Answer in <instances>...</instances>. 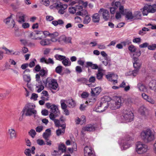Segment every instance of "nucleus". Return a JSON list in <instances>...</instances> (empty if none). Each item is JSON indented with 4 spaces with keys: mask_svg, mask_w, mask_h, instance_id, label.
<instances>
[{
    "mask_svg": "<svg viewBox=\"0 0 156 156\" xmlns=\"http://www.w3.org/2000/svg\"><path fill=\"white\" fill-rule=\"evenodd\" d=\"M145 8H147L149 12L154 13L155 12H156V4L152 5H146V7Z\"/></svg>",
    "mask_w": 156,
    "mask_h": 156,
    "instance_id": "nucleus-25",
    "label": "nucleus"
},
{
    "mask_svg": "<svg viewBox=\"0 0 156 156\" xmlns=\"http://www.w3.org/2000/svg\"><path fill=\"white\" fill-rule=\"evenodd\" d=\"M149 88L151 90L156 88V80H152L149 84Z\"/></svg>",
    "mask_w": 156,
    "mask_h": 156,
    "instance_id": "nucleus-35",
    "label": "nucleus"
},
{
    "mask_svg": "<svg viewBox=\"0 0 156 156\" xmlns=\"http://www.w3.org/2000/svg\"><path fill=\"white\" fill-rule=\"evenodd\" d=\"M43 129V127L42 126H39L37 127L35 129L36 131L38 133L41 132Z\"/></svg>",
    "mask_w": 156,
    "mask_h": 156,
    "instance_id": "nucleus-64",
    "label": "nucleus"
},
{
    "mask_svg": "<svg viewBox=\"0 0 156 156\" xmlns=\"http://www.w3.org/2000/svg\"><path fill=\"white\" fill-rule=\"evenodd\" d=\"M77 80L78 82H80L82 83H85L86 85L88 83V81L87 80L84 78H82L79 79Z\"/></svg>",
    "mask_w": 156,
    "mask_h": 156,
    "instance_id": "nucleus-52",
    "label": "nucleus"
},
{
    "mask_svg": "<svg viewBox=\"0 0 156 156\" xmlns=\"http://www.w3.org/2000/svg\"><path fill=\"white\" fill-rule=\"evenodd\" d=\"M53 7H55L57 9H58V12L61 14H62L65 12V10L67 8V5L59 2V3H56L53 6L51 5L50 7L51 9H52Z\"/></svg>",
    "mask_w": 156,
    "mask_h": 156,
    "instance_id": "nucleus-9",
    "label": "nucleus"
},
{
    "mask_svg": "<svg viewBox=\"0 0 156 156\" xmlns=\"http://www.w3.org/2000/svg\"><path fill=\"white\" fill-rule=\"evenodd\" d=\"M28 36L32 39L41 40L42 39V35L40 37L37 36L35 31L30 32Z\"/></svg>",
    "mask_w": 156,
    "mask_h": 156,
    "instance_id": "nucleus-27",
    "label": "nucleus"
},
{
    "mask_svg": "<svg viewBox=\"0 0 156 156\" xmlns=\"http://www.w3.org/2000/svg\"><path fill=\"white\" fill-rule=\"evenodd\" d=\"M36 62L37 61L36 59H34L33 60L31 61L30 62L29 64H28L30 68H32L34 67L35 65V62Z\"/></svg>",
    "mask_w": 156,
    "mask_h": 156,
    "instance_id": "nucleus-61",
    "label": "nucleus"
},
{
    "mask_svg": "<svg viewBox=\"0 0 156 156\" xmlns=\"http://www.w3.org/2000/svg\"><path fill=\"white\" fill-rule=\"evenodd\" d=\"M58 35L59 34L57 32L51 33L49 37L51 38L50 40H51V42H56L57 41H58L57 37Z\"/></svg>",
    "mask_w": 156,
    "mask_h": 156,
    "instance_id": "nucleus-19",
    "label": "nucleus"
},
{
    "mask_svg": "<svg viewBox=\"0 0 156 156\" xmlns=\"http://www.w3.org/2000/svg\"><path fill=\"white\" fill-rule=\"evenodd\" d=\"M90 18L88 16H85L83 21L84 24H88L90 21Z\"/></svg>",
    "mask_w": 156,
    "mask_h": 156,
    "instance_id": "nucleus-54",
    "label": "nucleus"
},
{
    "mask_svg": "<svg viewBox=\"0 0 156 156\" xmlns=\"http://www.w3.org/2000/svg\"><path fill=\"white\" fill-rule=\"evenodd\" d=\"M133 63L134 67L135 69H139L140 68L141 64L139 62V60L138 61H135L133 60Z\"/></svg>",
    "mask_w": 156,
    "mask_h": 156,
    "instance_id": "nucleus-40",
    "label": "nucleus"
},
{
    "mask_svg": "<svg viewBox=\"0 0 156 156\" xmlns=\"http://www.w3.org/2000/svg\"><path fill=\"white\" fill-rule=\"evenodd\" d=\"M139 113L142 115H144L146 112H147V109L144 106H141L139 108Z\"/></svg>",
    "mask_w": 156,
    "mask_h": 156,
    "instance_id": "nucleus-36",
    "label": "nucleus"
},
{
    "mask_svg": "<svg viewBox=\"0 0 156 156\" xmlns=\"http://www.w3.org/2000/svg\"><path fill=\"white\" fill-rule=\"evenodd\" d=\"M51 154L53 156H60L61 154L58 151L54 150L51 152Z\"/></svg>",
    "mask_w": 156,
    "mask_h": 156,
    "instance_id": "nucleus-49",
    "label": "nucleus"
},
{
    "mask_svg": "<svg viewBox=\"0 0 156 156\" xmlns=\"http://www.w3.org/2000/svg\"><path fill=\"white\" fill-rule=\"evenodd\" d=\"M35 86V89L36 91L38 93L40 92L44 88V86L43 85L42 82V81H41L40 82L36 83Z\"/></svg>",
    "mask_w": 156,
    "mask_h": 156,
    "instance_id": "nucleus-22",
    "label": "nucleus"
},
{
    "mask_svg": "<svg viewBox=\"0 0 156 156\" xmlns=\"http://www.w3.org/2000/svg\"><path fill=\"white\" fill-rule=\"evenodd\" d=\"M84 156H95L93 149L87 146L84 148Z\"/></svg>",
    "mask_w": 156,
    "mask_h": 156,
    "instance_id": "nucleus-11",
    "label": "nucleus"
},
{
    "mask_svg": "<svg viewBox=\"0 0 156 156\" xmlns=\"http://www.w3.org/2000/svg\"><path fill=\"white\" fill-rule=\"evenodd\" d=\"M51 135V130L50 129L46 130L45 132L43 134V137L44 139L48 138Z\"/></svg>",
    "mask_w": 156,
    "mask_h": 156,
    "instance_id": "nucleus-32",
    "label": "nucleus"
},
{
    "mask_svg": "<svg viewBox=\"0 0 156 156\" xmlns=\"http://www.w3.org/2000/svg\"><path fill=\"white\" fill-rule=\"evenodd\" d=\"M128 49L131 53H133L136 51V47L133 45H131L128 47Z\"/></svg>",
    "mask_w": 156,
    "mask_h": 156,
    "instance_id": "nucleus-47",
    "label": "nucleus"
},
{
    "mask_svg": "<svg viewBox=\"0 0 156 156\" xmlns=\"http://www.w3.org/2000/svg\"><path fill=\"white\" fill-rule=\"evenodd\" d=\"M64 43H71L72 38L70 37H65Z\"/></svg>",
    "mask_w": 156,
    "mask_h": 156,
    "instance_id": "nucleus-58",
    "label": "nucleus"
},
{
    "mask_svg": "<svg viewBox=\"0 0 156 156\" xmlns=\"http://www.w3.org/2000/svg\"><path fill=\"white\" fill-rule=\"evenodd\" d=\"M65 35H62L60 36L58 38V41H58L59 42H64V41L65 39Z\"/></svg>",
    "mask_w": 156,
    "mask_h": 156,
    "instance_id": "nucleus-63",
    "label": "nucleus"
},
{
    "mask_svg": "<svg viewBox=\"0 0 156 156\" xmlns=\"http://www.w3.org/2000/svg\"><path fill=\"white\" fill-rule=\"evenodd\" d=\"M66 124L63 123L62 124L61 127L62 129H59L56 131V134L58 136H59L62 133H64L65 132V129L66 128Z\"/></svg>",
    "mask_w": 156,
    "mask_h": 156,
    "instance_id": "nucleus-24",
    "label": "nucleus"
},
{
    "mask_svg": "<svg viewBox=\"0 0 156 156\" xmlns=\"http://www.w3.org/2000/svg\"><path fill=\"white\" fill-rule=\"evenodd\" d=\"M126 10L125 13L124 15H126V17L128 20H132L133 18V16L131 12L128 11L126 12V9H124Z\"/></svg>",
    "mask_w": 156,
    "mask_h": 156,
    "instance_id": "nucleus-39",
    "label": "nucleus"
},
{
    "mask_svg": "<svg viewBox=\"0 0 156 156\" xmlns=\"http://www.w3.org/2000/svg\"><path fill=\"white\" fill-rule=\"evenodd\" d=\"M137 87L141 91L145 92L147 89L146 87L141 83H139L137 84Z\"/></svg>",
    "mask_w": 156,
    "mask_h": 156,
    "instance_id": "nucleus-34",
    "label": "nucleus"
},
{
    "mask_svg": "<svg viewBox=\"0 0 156 156\" xmlns=\"http://www.w3.org/2000/svg\"><path fill=\"white\" fill-rule=\"evenodd\" d=\"M134 117L133 113L129 109L123 110L122 115L121 117V119L126 122L132 121Z\"/></svg>",
    "mask_w": 156,
    "mask_h": 156,
    "instance_id": "nucleus-5",
    "label": "nucleus"
},
{
    "mask_svg": "<svg viewBox=\"0 0 156 156\" xmlns=\"http://www.w3.org/2000/svg\"><path fill=\"white\" fill-rule=\"evenodd\" d=\"M37 142L38 145L40 146L46 144L44 141L42 139H38L37 141Z\"/></svg>",
    "mask_w": 156,
    "mask_h": 156,
    "instance_id": "nucleus-62",
    "label": "nucleus"
},
{
    "mask_svg": "<svg viewBox=\"0 0 156 156\" xmlns=\"http://www.w3.org/2000/svg\"><path fill=\"white\" fill-rule=\"evenodd\" d=\"M66 150V147L64 144H61L58 146V151L61 153V154L65 152Z\"/></svg>",
    "mask_w": 156,
    "mask_h": 156,
    "instance_id": "nucleus-42",
    "label": "nucleus"
},
{
    "mask_svg": "<svg viewBox=\"0 0 156 156\" xmlns=\"http://www.w3.org/2000/svg\"><path fill=\"white\" fill-rule=\"evenodd\" d=\"M55 58L57 60L61 61L65 58L66 56L58 54H56L55 55Z\"/></svg>",
    "mask_w": 156,
    "mask_h": 156,
    "instance_id": "nucleus-44",
    "label": "nucleus"
},
{
    "mask_svg": "<svg viewBox=\"0 0 156 156\" xmlns=\"http://www.w3.org/2000/svg\"><path fill=\"white\" fill-rule=\"evenodd\" d=\"M96 126L95 125H88L83 128L81 133H83L85 131H93L96 129Z\"/></svg>",
    "mask_w": 156,
    "mask_h": 156,
    "instance_id": "nucleus-15",
    "label": "nucleus"
},
{
    "mask_svg": "<svg viewBox=\"0 0 156 156\" xmlns=\"http://www.w3.org/2000/svg\"><path fill=\"white\" fill-rule=\"evenodd\" d=\"M100 14H102L104 20L105 21L108 20L109 18V12L108 11L105 9H101L99 11Z\"/></svg>",
    "mask_w": 156,
    "mask_h": 156,
    "instance_id": "nucleus-12",
    "label": "nucleus"
},
{
    "mask_svg": "<svg viewBox=\"0 0 156 156\" xmlns=\"http://www.w3.org/2000/svg\"><path fill=\"white\" fill-rule=\"evenodd\" d=\"M50 109L51 113L49 115V118L58 117L60 115V112L57 106L53 105L51 106Z\"/></svg>",
    "mask_w": 156,
    "mask_h": 156,
    "instance_id": "nucleus-10",
    "label": "nucleus"
},
{
    "mask_svg": "<svg viewBox=\"0 0 156 156\" xmlns=\"http://www.w3.org/2000/svg\"><path fill=\"white\" fill-rule=\"evenodd\" d=\"M8 133L9 137L11 140L16 139L17 137L16 131L12 128H10L8 129Z\"/></svg>",
    "mask_w": 156,
    "mask_h": 156,
    "instance_id": "nucleus-14",
    "label": "nucleus"
},
{
    "mask_svg": "<svg viewBox=\"0 0 156 156\" xmlns=\"http://www.w3.org/2000/svg\"><path fill=\"white\" fill-rule=\"evenodd\" d=\"M133 138L129 134L126 135L122 138L119 140V143L122 150H125L131 146V141Z\"/></svg>",
    "mask_w": 156,
    "mask_h": 156,
    "instance_id": "nucleus-2",
    "label": "nucleus"
},
{
    "mask_svg": "<svg viewBox=\"0 0 156 156\" xmlns=\"http://www.w3.org/2000/svg\"><path fill=\"white\" fill-rule=\"evenodd\" d=\"M4 22L7 24L9 25L10 22L11 21V23L9 24V27L13 28L15 25L14 21L12 19H11V17H8L6 19L4 20Z\"/></svg>",
    "mask_w": 156,
    "mask_h": 156,
    "instance_id": "nucleus-23",
    "label": "nucleus"
},
{
    "mask_svg": "<svg viewBox=\"0 0 156 156\" xmlns=\"http://www.w3.org/2000/svg\"><path fill=\"white\" fill-rule=\"evenodd\" d=\"M62 66H59L56 68L55 70L57 73L60 74L62 71Z\"/></svg>",
    "mask_w": 156,
    "mask_h": 156,
    "instance_id": "nucleus-59",
    "label": "nucleus"
},
{
    "mask_svg": "<svg viewBox=\"0 0 156 156\" xmlns=\"http://www.w3.org/2000/svg\"><path fill=\"white\" fill-rule=\"evenodd\" d=\"M101 91V88L100 87H97L91 89V93L92 96H95L98 95Z\"/></svg>",
    "mask_w": 156,
    "mask_h": 156,
    "instance_id": "nucleus-21",
    "label": "nucleus"
},
{
    "mask_svg": "<svg viewBox=\"0 0 156 156\" xmlns=\"http://www.w3.org/2000/svg\"><path fill=\"white\" fill-rule=\"evenodd\" d=\"M62 64L65 66H69L71 65V62L69 60V59L66 57L62 61Z\"/></svg>",
    "mask_w": 156,
    "mask_h": 156,
    "instance_id": "nucleus-37",
    "label": "nucleus"
},
{
    "mask_svg": "<svg viewBox=\"0 0 156 156\" xmlns=\"http://www.w3.org/2000/svg\"><path fill=\"white\" fill-rule=\"evenodd\" d=\"M23 78L24 80L28 83L30 82L31 78L29 75L24 74L23 75Z\"/></svg>",
    "mask_w": 156,
    "mask_h": 156,
    "instance_id": "nucleus-45",
    "label": "nucleus"
},
{
    "mask_svg": "<svg viewBox=\"0 0 156 156\" xmlns=\"http://www.w3.org/2000/svg\"><path fill=\"white\" fill-rule=\"evenodd\" d=\"M96 80V78L95 76H91L89 79L88 81V83L87 84V85H88L89 87H92L94 86L95 85L93 86L92 85V83H95Z\"/></svg>",
    "mask_w": 156,
    "mask_h": 156,
    "instance_id": "nucleus-30",
    "label": "nucleus"
},
{
    "mask_svg": "<svg viewBox=\"0 0 156 156\" xmlns=\"http://www.w3.org/2000/svg\"><path fill=\"white\" fill-rule=\"evenodd\" d=\"M104 72L103 70L99 69H98V73L96 74L97 79L100 80H102L104 75Z\"/></svg>",
    "mask_w": 156,
    "mask_h": 156,
    "instance_id": "nucleus-28",
    "label": "nucleus"
},
{
    "mask_svg": "<svg viewBox=\"0 0 156 156\" xmlns=\"http://www.w3.org/2000/svg\"><path fill=\"white\" fill-rule=\"evenodd\" d=\"M108 102V108L112 110H116L119 108L122 103L120 98H117L115 100H111Z\"/></svg>",
    "mask_w": 156,
    "mask_h": 156,
    "instance_id": "nucleus-6",
    "label": "nucleus"
},
{
    "mask_svg": "<svg viewBox=\"0 0 156 156\" xmlns=\"http://www.w3.org/2000/svg\"><path fill=\"white\" fill-rule=\"evenodd\" d=\"M118 8L122 15H124L126 10H124L123 6L121 5L120 2L119 1H114L112 3V7L110 8V12L112 14H114Z\"/></svg>",
    "mask_w": 156,
    "mask_h": 156,
    "instance_id": "nucleus-4",
    "label": "nucleus"
},
{
    "mask_svg": "<svg viewBox=\"0 0 156 156\" xmlns=\"http://www.w3.org/2000/svg\"><path fill=\"white\" fill-rule=\"evenodd\" d=\"M69 11L70 13L73 14L76 12V8L75 7H70L69 9Z\"/></svg>",
    "mask_w": 156,
    "mask_h": 156,
    "instance_id": "nucleus-57",
    "label": "nucleus"
},
{
    "mask_svg": "<svg viewBox=\"0 0 156 156\" xmlns=\"http://www.w3.org/2000/svg\"><path fill=\"white\" fill-rule=\"evenodd\" d=\"M40 40L41 41L40 42V44L42 46H48L51 43V40L50 39L48 38L43 39L42 36V39Z\"/></svg>",
    "mask_w": 156,
    "mask_h": 156,
    "instance_id": "nucleus-18",
    "label": "nucleus"
},
{
    "mask_svg": "<svg viewBox=\"0 0 156 156\" xmlns=\"http://www.w3.org/2000/svg\"><path fill=\"white\" fill-rule=\"evenodd\" d=\"M83 59V58H80L77 61V62L78 64L80 66H83V65H84L85 62Z\"/></svg>",
    "mask_w": 156,
    "mask_h": 156,
    "instance_id": "nucleus-53",
    "label": "nucleus"
},
{
    "mask_svg": "<svg viewBox=\"0 0 156 156\" xmlns=\"http://www.w3.org/2000/svg\"><path fill=\"white\" fill-rule=\"evenodd\" d=\"M95 96H92L90 98H89V100L86 101V103L89 104L90 105H91L93 104L96 101V98Z\"/></svg>",
    "mask_w": 156,
    "mask_h": 156,
    "instance_id": "nucleus-43",
    "label": "nucleus"
},
{
    "mask_svg": "<svg viewBox=\"0 0 156 156\" xmlns=\"http://www.w3.org/2000/svg\"><path fill=\"white\" fill-rule=\"evenodd\" d=\"M26 15L22 12H18L16 16L17 20L20 23H23L25 22V18Z\"/></svg>",
    "mask_w": 156,
    "mask_h": 156,
    "instance_id": "nucleus-16",
    "label": "nucleus"
},
{
    "mask_svg": "<svg viewBox=\"0 0 156 156\" xmlns=\"http://www.w3.org/2000/svg\"><path fill=\"white\" fill-rule=\"evenodd\" d=\"M57 117H52V118H50L54 121L56 126L57 127L59 126L61 127L62 124H61L59 120L56 119Z\"/></svg>",
    "mask_w": 156,
    "mask_h": 156,
    "instance_id": "nucleus-33",
    "label": "nucleus"
},
{
    "mask_svg": "<svg viewBox=\"0 0 156 156\" xmlns=\"http://www.w3.org/2000/svg\"><path fill=\"white\" fill-rule=\"evenodd\" d=\"M106 77L109 81H112L114 79H118V76L112 72L108 73V74L106 75Z\"/></svg>",
    "mask_w": 156,
    "mask_h": 156,
    "instance_id": "nucleus-17",
    "label": "nucleus"
},
{
    "mask_svg": "<svg viewBox=\"0 0 156 156\" xmlns=\"http://www.w3.org/2000/svg\"><path fill=\"white\" fill-rule=\"evenodd\" d=\"M64 23V21L61 19H59L57 20L53 21L52 22V23L54 26H56L58 25H62Z\"/></svg>",
    "mask_w": 156,
    "mask_h": 156,
    "instance_id": "nucleus-38",
    "label": "nucleus"
},
{
    "mask_svg": "<svg viewBox=\"0 0 156 156\" xmlns=\"http://www.w3.org/2000/svg\"><path fill=\"white\" fill-rule=\"evenodd\" d=\"M65 102L66 101L64 100H62L60 101L61 108L63 110L67 108V105L65 103Z\"/></svg>",
    "mask_w": 156,
    "mask_h": 156,
    "instance_id": "nucleus-51",
    "label": "nucleus"
},
{
    "mask_svg": "<svg viewBox=\"0 0 156 156\" xmlns=\"http://www.w3.org/2000/svg\"><path fill=\"white\" fill-rule=\"evenodd\" d=\"M145 7H146V5L142 9V13L144 16H147L148 12H149L147 8H145Z\"/></svg>",
    "mask_w": 156,
    "mask_h": 156,
    "instance_id": "nucleus-55",
    "label": "nucleus"
},
{
    "mask_svg": "<svg viewBox=\"0 0 156 156\" xmlns=\"http://www.w3.org/2000/svg\"><path fill=\"white\" fill-rule=\"evenodd\" d=\"M47 72L43 69L39 71V74L41 76H45L47 74Z\"/></svg>",
    "mask_w": 156,
    "mask_h": 156,
    "instance_id": "nucleus-56",
    "label": "nucleus"
},
{
    "mask_svg": "<svg viewBox=\"0 0 156 156\" xmlns=\"http://www.w3.org/2000/svg\"><path fill=\"white\" fill-rule=\"evenodd\" d=\"M148 49L151 50H155L156 48V44H153L151 45H148Z\"/></svg>",
    "mask_w": 156,
    "mask_h": 156,
    "instance_id": "nucleus-60",
    "label": "nucleus"
},
{
    "mask_svg": "<svg viewBox=\"0 0 156 156\" xmlns=\"http://www.w3.org/2000/svg\"><path fill=\"white\" fill-rule=\"evenodd\" d=\"M133 53V55H131L133 60L136 61H138L139 59L138 57L141 54L140 51V50H138Z\"/></svg>",
    "mask_w": 156,
    "mask_h": 156,
    "instance_id": "nucleus-20",
    "label": "nucleus"
},
{
    "mask_svg": "<svg viewBox=\"0 0 156 156\" xmlns=\"http://www.w3.org/2000/svg\"><path fill=\"white\" fill-rule=\"evenodd\" d=\"M136 151L137 153L140 154H144L148 151L147 146L143 142L138 141L136 144Z\"/></svg>",
    "mask_w": 156,
    "mask_h": 156,
    "instance_id": "nucleus-7",
    "label": "nucleus"
},
{
    "mask_svg": "<svg viewBox=\"0 0 156 156\" xmlns=\"http://www.w3.org/2000/svg\"><path fill=\"white\" fill-rule=\"evenodd\" d=\"M92 20L94 23H98L100 20V16L98 13L94 14L92 16Z\"/></svg>",
    "mask_w": 156,
    "mask_h": 156,
    "instance_id": "nucleus-29",
    "label": "nucleus"
},
{
    "mask_svg": "<svg viewBox=\"0 0 156 156\" xmlns=\"http://www.w3.org/2000/svg\"><path fill=\"white\" fill-rule=\"evenodd\" d=\"M35 149V148L34 146L32 147L31 150L30 149H26L24 153L27 156H31V153L32 154H34Z\"/></svg>",
    "mask_w": 156,
    "mask_h": 156,
    "instance_id": "nucleus-26",
    "label": "nucleus"
},
{
    "mask_svg": "<svg viewBox=\"0 0 156 156\" xmlns=\"http://www.w3.org/2000/svg\"><path fill=\"white\" fill-rule=\"evenodd\" d=\"M108 97L105 96L101 99V101L98 104L100 106L101 108L104 109V111L106 110L108 108V102L105 101L107 99Z\"/></svg>",
    "mask_w": 156,
    "mask_h": 156,
    "instance_id": "nucleus-13",
    "label": "nucleus"
},
{
    "mask_svg": "<svg viewBox=\"0 0 156 156\" xmlns=\"http://www.w3.org/2000/svg\"><path fill=\"white\" fill-rule=\"evenodd\" d=\"M35 105L31 103L27 104L23 108L21 113L22 116L25 115L26 116H30L33 115H36L37 111L35 109Z\"/></svg>",
    "mask_w": 156,
    "mask_h": 156,
    "instance_id": "nucleus-3",
    "label": "nucleus"
},
{
    "mask_svg": "<svg viewBox=\"0 0 156 156\" xmlns=\"http://www.w3.org/2000/svg\"><path fill=\"white\" fill-rule=\"evenodd\" d=\"M29 134L32 138H34L35 137L36 133L34 129H31L29 132Z\"/></svg>",
    "mask_w": 156,
    "mask_h": 156,
    "instance_id": "nucleus-50",
    "label": "nucleus"
},
{
    "mask_svg": "<svg viewBox=\"0 0 156 156\" xmlns=\"http://www.w3.org/2000/svg\"><path fill=\"white\" fill-rule=\"evenodd\" d=\"M139 70V69H135L132 72H129V73L128 75L132 74L133 76H135L138 74Z\"/></svg>",
    "mask_w": 156,
    "mask_h": 156,
    "instance_id": "nucleus-48",
    "label": "nucleus"
},
{
    "mask_svg": "<svg viewBox=\"0 0 156 156\" xmlns=\"http://www.w3.org/2000/svg\"><path fill=\"white\" fill-rule=\"evenodd\" d=\"M66 102L68 104V106L69 107H74L75 105V103L72 99L66 101Z\"/></svg>",
    "mask_w": 156,
    "mask_h": 156,
    "instance_id": "nucleus-41",
    "label": "nucleus"
},
{
    "mask_svg": "<svg viewBox=\"0 0 156 156\" xmlns=\"http://www.w3.org/2000/svg\"><path fill=\"white\" fill-rule=\"evenodd\" d=\"M87 67H90L92 69H96L98 68V66L96 64H93L91 62H86Z\"/></svg>",
    "mask_w": 156,
    "mask_h": 156,
    "instance_id": "nucleus-31",
    "label": "nucleus"
},
{
    "mask_svg": "<svg viewBox=\"0 0 156 156\" xmlns=\"http://www.w3.org/2000/svg\"><path fill=\"white\" fill-rule=\"evenodd\" d=\"M46 85L50 90H56L58 86L57 80L54 79L48 78L46 81Z\"/></svg>",
    "mask_w": 156,
    "mask_h": 156,
    "instance_id": "nucleus-8",
    "label": "nucleus"
},
{
    "mask_svg": "<svg viewBox=\"0 0 156 156\" xmlns=\"http://www.w3.org/2000/svg\"><path fill=\"white\" fill-rule=\"evenodd\" d=\"M94 110L97 112H104V109L101 108L98 103L97 105L94 108Z\"/></svg>",
    "mask_w": 156,
    "mask_h": 156,
    "instance_id": "nucleus-46",
    "label": "nucleus"
},
{
    "mask_svg": "<svg viewBox=\"0 0 156 156\" xmlns=\"http://www.w3.org/2000/svg\"><path fill=\"white\" fill-rule=\"evenodd\" d=\"M140 136L142 139L146 143L151 142L155 139L154 131L149 129L142 131Z\"/></svg>",
    "mask_w": 156,
    "mask_h": 156,
    "instance_id": "nucleus-1",
    "label": "nucleus"
}]
</instances>
